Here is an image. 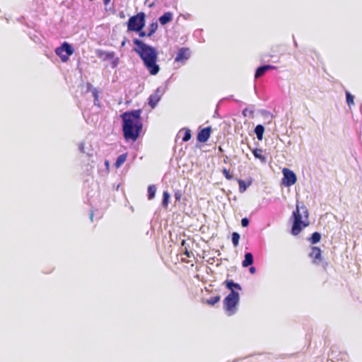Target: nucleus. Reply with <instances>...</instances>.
I'll list each match as a JSON object with an SVG mask.
<instances>
[{
    "mask_svg": "<svg viewBox=\"0 0 362 362\" xmlns=\"http://www.w3.org/2000/svg\"><path fill=\"white\" fill-rule=\"evenodd\" d=\"M181 197H182V194H181V192H175V199H176L177 201L180 200Z\"/></svg>",
    "mask_w": 362,
    "mask_h": 362,
    "instance_id": "nucleus-35",
    "label": "nucleus"
},
{
    "mask_svg": "<svg viewBox=\"0 0 362 362\" xmlns=\"http://www.w3.org/2000/svg\"><path fill=\"white\" fill-rule=\"evenodd\" d=\"M110 0H104V4L107 5L110 3Z\"/></svg>",
    "mask_w": 362,
    "mask_h": 362,
    "instance_id": "nucleus-40",
    "label": "nucleus"
},
{
    "mask_svg": "<svg viewBox=\"0 0 362 362\" xmlns=\"http://www.w3.org/2000/svg\"><path fill=\"white\" fill-rule=\"evenodd\" d=\"M249 271L251 274H255V272H256V269L255 267H251L250 269H249Z\"/></svg>",
    "mask_w": 362,
    "mask_h": 362,
    "instance_id": "nucleus-37",
    "label": "nucleus"
},
{
    "mask_svg": "<svg viewBox=\"0 0 362 362\" xmlns=\"http://www.w3.org/2000/svg\"><path fill=\"white\" fill-rule=\"evenodd\" d=\"M303 215L305 218H308V212L306 207L303 204L300 206L299 204L297 203L296 210L293 212L294 220L292 226L291 233L294 235L299 234L303 228L308 225L303 221Z\"/></svg>",
    "mask_w": 362,
    "mask_h": 362,
    "instance_id": "nucleus-3",
    "label": "nucleus"
},
{
    "mask_svg": "<svg viewBox=\"0 0 362 362\" xmlns=\"http://www.w3.org/2000/svg\"><path fill=\"white\" fill-rule=\"evenodd\" d=\"M239 240H240V235L236 232L233 233L232 243L235 247L238 245Z\"/></svg>",
    "mask_w": 362,
    "mask_h": 362,
    "instance_id": "nucleus-27",
    "label": "nucleus"
},
{
    "mask_svg": "<svg viewBox=\"0 0 362 362\" xmlns=\"http://www.w3.org/2000/svg\"><path fill=\"white\" fill-rule=\"evenodd\" d=\"M105 165H106L107 167H108V166H109V163H108V161H107V160H105Z\"/></svg>",
    "mask_w": 362,
    "mask_h": 362,
    "instance_id": "nucleus-43",
    "label": "nucleus"
},
{
    "mask_svg": "<svg viewBox=\"0 0 362 362\" xmlns=\"http://www.w3.org/2000/svg\"><path fill=\"white\" fill-rule=\"evenodd\" d=\"M329 360L331 361V362H334L333 358H330Z\"/></svg>",
    "mask_w": 362,
    "mask_h": 362,
    "instance_id": "nucleus-46",
    "label": "nucleus"
},
{
    "mask_svg": "<svg viewBox=\"0 0 362 362\" xmlns=\"http://www.w3.org/2000/svg\"><path fill=\"white\" fill-rule=\"evenodd\" d=\"M185 254L188 257H190V255L192 254V252H189L188 250H186Z\"/></svg>",
    "mask_w": 362,
    "mask_h": 362,
    "instance_id": "nucleus-38",
    "label": "nucleus"
},
{
    "mask_svg": "<svg viewBox=\"0 0 362 362\" xmlns=\"http://www.w3.org/2000/svg\"><path fill=\"white\" fill-rule=\"evenodd\" d=\"M93 213L91 212L90 214V219L91 221H93Z\"/></svg>",
    "mask_w": 362,
    "mask_h": 362,
    "instance_id": "nucleus-39",
    "label": "nucleus"
},
{
    "mask_svg": "<svg viewBox=\"0 0 362 362\" xmlns=\"http://www.w3.org/2000/svg\"><path fill=\"white\" fill-rule=\"evenodd\" d=\"M146 23V14L140 12L136 15L131 16L127 24L128 31H140L143 30Z\"/></svg>",
    "mask_w": 362,
    "mask_h": 362,
    "instance_id": "nucleus-4",
    "label": "nucleus"
},
{
    "mask_svg": "<svg viewBox=\"0 0 362 362\" xmlns=\"http://www.w3.org/2000/svg\"><path fill=\"white\" fill-rule=\"evenodd\" d=\"M139 33V37H144L147 36V33L142 30H140V31H136Z\"/></svg>",
    "mask_w": 362,
    "mask_h": 362,
    "instance_id": "nucleus-34",
    "label": "nucleus"
},
{
    "mask_svg": "<svg viewBox=\"0 0 362 362\" xmlns=\"http://www.w3.org/2000/svg\"><path fill=\"white\" fill-rule=\"evenodd\" d=\"M240 300L239 293L236 291L230 292L223 300V306L228 315L234 314L236 311V305Z\"/></svg>",
    "mask_w": 362,
    "mask_h": 362,
    "instance_id": "nucleus-5",
    "label": "nucleus"
},
{
    "mask_svg": "<svg viewBox=\"0 0 362 362\" xmlns=\"http://www.w3.org/2000/svg\"><path fill=\"white\" fill-rule=\"evenodd\" d=\"M264 66H265V68H266V69L267 71L276 69V66L270 65V64H267V65H264Z\"/></svg>",
    "mask_w": 362,
    "mask_h": 362,
    "instance_id": "nucleus-36",
    "label": "nucleus"
},
{
    "mask_svg": "<svg viewBox=\"0 0 362 362\" xmlns=\"http://www.w3.org/2000/svg\"><path fill=\"white\" fill-rule=\"evenodd\" d=\"M87 90L88 91L91 92L93 97L94 98V104L97 105V102L98 101V92L95 88H94L92 84H87Z\"/></svg>",
    "mask_w": 362,
    "mask_h": 362,
    "instance_id": "nucleus-18",
    "label": "nucleus"
},
{
    "mask_svg": "<svg viewBox=\"0 0 362 362\" xmlns=\"http://www.w3.org/2000/svg\"><path fill=\"white\" fill-rule=\"evenodd\" d=\"M255 158L259 159L262 164H265L267 162V158L265 155L263 154V150L262 148H251Z\"/></svg>",
    "mask_w": 362,
    "mask_h": 362,
    "instance_id": "nucleus-12",
    "label": "nucleus"
},
{
    "mask_svg": "<svg viewBox=\"0 0 362 362\" xmlns=\"http://www.w3.org/2000/svg\"><path fill=\"white\" fill-rule=\"evenodd\" d=\"M223 174L227 180H232L233 175L230 174L229 171L226 168L223 169Z\"/></svg>",
    "mask_w": 362,
    "mask_h": 362,
    "instance_id": "nucleus-30",
    "label": "nucleus"
},
{
    "mask_svg": "<svg viewBox=\"0 0 362 362\" xmlns=\"http://www.w3.org/2000/svg\"><path fill=\"white\" fill-rule=\"evenodd\" d=\"M250 223V221L247 218H243L241 220V225L243 227H247Z\"/></svg>",
    "mask_w": 362,
    "mask_h": 362,
    "instance_id": "nucleus-31",
    "label": "nucleus"
},
{
    "mask_svg": "<svg viewBox=\"0 0 362 362\" xmlns=\"http://www.w3.org/2000/svg\"><path fill=\"white\" fill-rule=\"evenodd\" d=\"M226 286L228 289L230 290V292L235 291V289L240 291L242 289L240 285L238 283H235L233 280L227 279L225 281Z\"/></svg>",
    "mask_w": 362,
    "mask_h": 362,
    "instance_id": "nucleus-15",
    "label": "nucleus"
},
{
    "mask_svg": "<svg viewBox=\"0 0 362 362\" xmlns=\"http://www.w3.org/2000/svg\"><path fill=\"white\" fill-rule=\"evenodd\" d=\"M156 188L154 185H150L148 187V197L149 199H152L155 197Z\"/></svg>",
    "mask_w": 362,
    "mask_h": 362,
    "instance_id": "nucleus-25",
    "label": "nucleus"
},
{
    "mask_svg": "<svg viewBox=\"0 0 362 362\" xmlns=\"http://www.w3.org/2000/svg\"><path fill=\"white\" fill-rule=\"evenodd\" d=\"M85 144L81 142L80 143L79 146H78V149L80 151L81 153H85Z\"/></svg>",
    "mask_w": 362,
    "mask_h": 362,
    "instance_id": "nucleus-32",
    "label": "nucleus"
},
{
    "mask_svg": "<svg viewBox=\"0 0 362 362\" xmlns=\"http://www.w3.org/2000/svg\"><path fill=\"white\" fill-rule=\"evenodd\" d=\"M170 194L168 192L165 191L163 194L162 205L164 208H167L169 202Z\"/></svg>",
    "mask_w": 362,
    "mask_h": 362,
    "instance_id": "nucleus-24",
    "label": "nucleus"
},
{
    "mask_svg": "<svg viewBox=\"0 0 362 362\" xmlns=\"http://www.w3.org/2000/svg\"><path fill=\"white\" fill-rule=\"evenodd\" d=\"M254 262L253 255L251 252H246L245 254L244 260L242 262V265L243 267H247L251 266Z\"/></svg>",
    "mask_w": 362,
    "mask_h": 362,
    "instance_id": "nucleus-16",
    "label": "nucleus"
},
{
    "mask_svg": "<svg viewBox=\"0 0 362 362\" xmlns=\"http://www.w3.org/2000/svg\"><path fill=\"white\" fill-rule=\"evenodd\" d=\"M127 159V154L123 153L119 155L115 162V166L116 168H119L126 160Z\"/></svg>",
    "mask_w": 362,
    "mask_h": 362,
    "instance_id": "nucleus-20",
    "label": "nucleus"
},
{
    "mask_svg": "<svg viewBox=\"0 0 362 362\" xmlns=\"http://www.w3.org/2000/svg\"><path fill=\"white\" fill-rule=\"evenodd\" d=\"M251 181L248 182V183H246L245 181L243 180H238L240 192L243 193L247 189V188L251 185Z\"/></svg>",
    "mask_w": 362,
    "mask_h": 362,
    "instance_id": "nucleus-19",
    "label": "nucleus"
},
{
    "mask_svg": "<svg viewBox=\"0 0 362 362\" xmlns=\"http://www.w3.org/2000/svg\"><path fill=\"white\" fill-rule=\"evenodd\" d=\"M158 25L157 22H153L149 26V31L147 33L148 37H151L152 35L155 33L156 30L158 29Z\"/></svg>",
    "mask_w": 362,
    "mask_h": 362,
    "instance_id": "nucleus-23",
    "label": "nucleus"
},
{
    "mask_svg": "<svg viewBox=\"0 0 362 362\" xmlns=\"http://www.w3.org/2000/svg\"><path fill=\"white\" fill-rule=\"evenodd\" d=\"M219 300H220V296H216L211 297V298L208 299L206 300V303H207V304H209L210 305H214L216 303H217Z\"/></svg>",
    "mask_w": 362,
    "mask_h": 362,
    "instance_id": "nucleus-28",
    "label": "nucleus"
},
{
    "mask_svg": "<svg viewBox=\"0 0 362 362\" xmlns=\"http://www.w3.org/2000/svg\"><path fill=\"white\" fill-rule=\"evenodd\" d=\"M243 114L246 116V114H247V109H245L243 111Z\"/></svg>",
    "mask_w": 362,
    "mask_h": 362,
    "instance_id": "nucleus-41",
    "label": "nucleus"
},
{
    "mask_svg": "<svg viewBox=\"0 0 362 362\" xmlns=\"http://www.w3.org/2000/svg\"><path fill=\"white\" fill-rule=\"evenodd\" d=\"M337 361H339V360L343 361V360H346V358L344 357H341L340 358H337Z\"/></svg>",
    "mask_w": 362,
    "mask_h": 362,
    "instance_id": "nucleus-42",
    "label": "nucleus"
},
{
    "mask_svg": "<svg viewBox=\"0 0 362 362\" xmlns=\"http://www.w3.org/2000/svg\"><path fill=\"white\" fill-rule=\"evenodd\" d=\"M119 64V59L118 58H116L112 62V68H115Z\"/></svg>",
    "mask_w": 362,
    "mask_h": 362,
    "instance_id": "nucleus-33",
    "label": "nucleus"
},
{
    "mask_svg": "<svg viewBox=\"0 0 362 362\" xmlns=\"http://www.w3.org/2000/svg\"><path fill=\"white\" fill-rule=\"evenodd\" d=\"M321 239V235L318 232H315L312 234L311 237L309 238V240L312 244L317 243Z\"/></svg>",
    "mask_w": 362,
    "mask_h": 362,
    "instance_id": "nucleus-22",
    "label": "nucleus"
},
{
    "mask_svg": "<svg viewBox=\"0 0 362 362\" xmlns=\"http://www.w3.org/2000/svg\"><path fill=\"white\" fill-rule=\"evenodd\" d=\"M255 133L259 141H262L263 139V134L264 132V127L262 124H257L255 128Z\"/></svg>",
    "mask_w": 362,
    "mask_h": 362,
    "instance_id": "nucleus-17",
    "label": "nucleus"
},
{
    "mask_svg": "<svg viewBox=\"0 0 362 362\" xmlns=\"http://www.w3.org/2000/svg\"><path fill=\"white\" fill-rule=\"evenodd\" d=\"M165 92V88L163 86H159L156 88V91L152 93L148 98V105L154 108L158 102L160 100L161 97Z\"/></svg>",
    "mask_w": 362,
    "mask_h": 362,
    "instance_id": "nucleus-7",
    "label": "nucleus"
},
{
    "mask_svg": "<svg viewBox=\"0 0 362 362\" xmlns=\"http://www.w3.org/2000/svg\"><path fill=\"white\" fill-rule=\"evenodd\" d=\"M211 132V128L210 127L202 129L197 134V140L202 143L206 142L210 137Z\"/></svg>",
    "mask_w": 362,
    "mask_h": 362,
    "instance_id": "nucleus-9",
    "label": "nucleus"
},
{
    "mask_svg": "<svg viewBox=\"0 0 362 362\" xmlns=\"http://www.w3.org/2000/svg\"><path fill=\"white\" fill-rule=\"evenodd\" d=\"M294 45H295L296 47L298 46V44H297L296 41H294Z\"/></svg>",
    "mask_w": 362,
    "mask_h": 362,
    "instance_id": "nucleus-44",
    "label": "nucleus"
},
{
    "mask_svg": "<svg viewBox=\"0 0 362 362\" xmlns=\"http://www.w3.org/2000/svg\"><path fill=\"white\" fill-rule=\"evenodd\" d=\"M141 113V110H136L121 115L123 136L126 141H135L139 138L143 127L140 121Z\"/></svg>",
    "mask_w": 362,
    "mask_h": 362,
    "instance_id": "nucleus-1",
    "label": "nucleus"
},
{
    "mask_svg": "<svg viewBox=\"0 0 362 362\" xmlns=\"http://www.w3.org/2000/svg\"><path fill=\"white\" fill-rule=\"evenodd\" d=\"M74 52V49L72 46L66 42H64L60 47L55 49L56 54L59 57L63 62H66L69 56L73 54Z\"/></svg>",
    "mask_w": 362,
    "mask_h": 362,
    "instance_id": "nucleus-6",
    "label": "nucleus"
},
{
    "mask_svg": "<svg viewBox=\"0 0 362 362\" xmlns=\"http://www.w3.org/2000/svg\"><path fill=\"white\" fill-rule=\"evenodd\" d=\"M173 20V13L171 12H165L159 17L158 21L162 25H165Z\"/></svg>",
    "mask_w": 362,
    "mask_h": 362,
    "instance_id": "nucleus-14",
    "label": "nucleus"
},
{
    "mask_svg": "<svg viewBox=\"0 0 362 362\" xmlns=\"http://www.w3.org/2000/svg\"><path fill=\"white\" fill-rule=\"evenodd\" d=\"M190 56V51L188 48H180L178 50L177 56L175 57V62H182L189 59Z\"/></svg>",
    "mask_w": 362,
    "mask_h": 362,
    "instance_id": "nucleus-10",
    "label": "nucleus"
},
{
    "mask_svg": "<svg viewBox=\"0 0 362 362\" xmlns=\"http://www.w3.org/2000/svg\"><path fill=\"white\" fill-rule=\"evenodd\" d=\"M309 256L313 259V263L318 264L321 260V250L317 247H313L311 251L309 253Z\"/></svg>",
    "mask_w": 362,
    "mask_h": 362,
    "instance_id": "nucleus-11",
    "label": "nucleus"
},
{
    "mask_svg": "<svg viewBox=\"0 0 362 362\" xmlns=\"http://www.w3.org/2000/svg\"><path fill=\"white\" fill-rule=\"evenodd\" d=\"M283 183L286 187H290L296 182L297 177L296 174L288 168L283 169Z\"/></svg>",
    "mask_w": 362,
    "mask_h": 362,
    "instance_id": "nucleus-8",
    "label": "nucleus"
},
{
    "mask_svg": "<svg viewBox=\"0 0 362 362\" xmlns=\"http://www.w3.org/2000/svg\"><path fill=\"white\" fill-rule=\"evenodd\" d=\"M96 54L99 58L105 61L112 59L115 57V53L113 52H105L101 49L97 50Z\"/></svg>",
    "mask_w": 362,
    "mask_h": 362,
    "instance_id": "nucleus-13",
    "label": "nucleus"
},
{
    "mask_svg": "<svg viewBox=\"0 0 362 362\" xmlns=\"http://www.w3.org/2000/svg\"><path fill=\"white\" fill-rule=\"evenodd\" d=\"M346 99L347 105L349 107L354 104V97L349 91H346Z\"/></svg>",
    "mask_w": 362,
    "mask_h": 362,
    "instance_id": "nucleus-26",
    "label": "nucleus"
},
{
    "mask_svg": "<svg viewBox=\"0 0 362 362\" xmlns=\"http://www.w3.org/2000/svg\"><path fill=\"white\" fill-rule=\"evenodd\" d=\"M124 44H125V42H122V46H124Z\"/></svg>",
    "mask_w": 362,
    "mask_h": 362,
    "instance_id": "nucleus-45",
    "label": "nucleus"
},
{
    "mask_svg": "<svg viewBox=\"0 0 362 362\" xmlns=\"http://www.w3.org/2000/svg\"><path fill=\"white\" fill-rule=\"evenodd\" d=\"M132 41L136 46L133 50L139 55L149 73L151 75L157 74L160 67L156 64L158 54L156 48L137 38L133 39Z\"/></svg>",
    "mask_w": 362,
    "mask_h": 362,
    "instance_id": "nucleus-2",
    "label": "nucleus"
},
{
    "mask_svg": "<svg viewBox=\"0 0 362 362\" xmlns=\"http://www.w3.org/2000/svg\"><path fill=\"white\" fill-rule=\"evenodd\" d=\"M191 139V132L189 129H187L184 134L182 137L183 141H187Z\"/></svg>",
    "mask_w": 362,
    "mask_h": 362,
    "instance_id": "nucleus-29",
    "label": "nucleus"
},
{
    "mask_svg": "<svg viewBox=\"0 0 362 362\" xmlns=\"http://www.w3.org/2000/svg\"><path fill=\"white\" fill-rule=\"evenodd\" d=\"M267 71V70L266 69L264 65L260 66L257 69L255 74V77L256 78H259V77L262 76Z\"/></svg>",
    "mask_w": 362,
    "mask_h": 362,
    "instance_id": "nucleus-21",
    "label": "nucleus"
}]
</instances>
